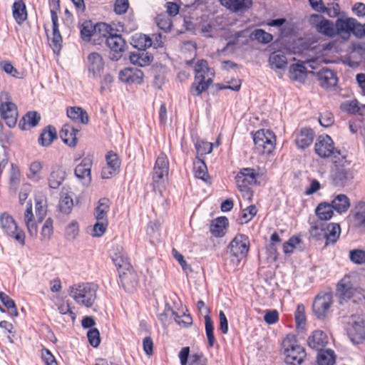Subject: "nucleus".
<instances>
[{"label":"nucleus","instance_id":"nucleus-1","mask_svg":"<svg viewBox=\"0 0 365 365\" xmlns=\"http://www.w3.org/2000/svg\"><path fill=\"white\" fill-rule=\"evenodd\" d=\"M195 81L191 85L190 92L200 96L212 83L215 71L208 66L207 61L200 60L195 65Z\"/></svg>","mask_w":365,"mask_h":365},{"label":"nucleus","instance_id":"nucleus-2","mask_svg":"<svg viewBox=\"0 0 365 365\" xmlns=\"http://www.w3.org/2000/svg\"><path fill=\"white\" fill-rule=\"evenodd\" d=\"M97 285L93 283H82L69 288V295L79 304L91 307L96 298Z\"/></svg>","mask_w":365,"mask_h":365},{"label":"nucleus","instance_id":"nucleus-3","mask_svg":"<svg viewBox=\"0 0 365 365\" xmlns=\"http://www.w3.org/2000/svg\"><path fill=\"white\" fill-rule=\"evenodd\" d=\"M285 362L291 365H300L305 356V349L297 344L295 336L288 334L282 344Z\"/></svg>","mask_w":365,"mask_h":365},{"label":"nucleus","instance_id":"nucleus-4","mask_svg":"<svg viewBox=\"0 0 365 365\" xmlns=\"http://www.w3.org/2000/svg\"><path fill=\"white\" fill-rule=\"evenodd\" d=\"M169 171V160L164 153H161L155 163L153 172V186L155 191L162 192L165 188Z\"/></svg>","mask_w":365,"mask_h":365},{"label":"nucleus","instance_id":"nucleus-5","mask_svg":"<svg viewBox=\"0 0 365 365\" xmlns=\"http://www.w3.org/2000/svg\"><path fill=\"white\" fill-rule=\"evenodd\" d=\"M255 152L259 155L270 154L275 148L276 138L269 130H259L253 136Z\"/></svg>","mask_w":365,"mask_h":365},{"label":"nucleus","instance_id":"nucleus-6","mask_svg":"<svg viewBox=\"0 0 365 365\" xmlns=\"http://www.w3.org/2000/svg\"><path fill=\"white\" fill-rule=\"evenodd\" d=\"M0 101L1 117L9 128L14 127L16 125L19 116L16 106L9 101V96L7 93L1 94Z\"/></svg>","mask_w":365,"mask_h":365},{"label":"nucleus","instance_id":"nucleus-7","mask_svg":"<svg viewBox=\"0 0 365 365\" xmlns=\"http://www.w3.org/2000/svg\"><path fill=\"white\" fill-rule=\"evenodd\" d=\"M0 224L1 229L7 235L15 239L21 245H25V233L19 228L15 220L7 212L0 215Z\"/></svg>","mask_w":365,"mask_h":365},{"label":"nucleus","instance_id":"nucleus-8","mask_svg":"<svg viewBox=\"0 0 365 365\" xmlns=\"http://www.w3.org/2000/svg\"><path fill=\"white\" fill-rule=\"evenodd\" d=\"M232 256L234 257L236 265L245 258L249 251L250 240L247 236L243 234L237 235L231 241L228 247Z\"/></svg>","mask_w":365,"mask_h":365},{"label":"nucleus","instance_id":"nucleus-9","mask_svg":"<svg viewBox=\"0 0 365 365\" xmlns=\"http://www.w3.org/2000/svg\"><path fill=\"white\" fill-rule=\"evenodd\" d=\"M314 149L316 153L321 158H326L333 156L336 158L341 155L339 150H335L334 142L329 135H320L315 143Z\"/></svg>","mask_w":365,"mask_h":365},{"label":"nucleus","instance_id":"nucleus-10","mask_svg":"<svg viewBox=\"0 0 365 365\" xmlns=\"http://www.w3.org/2000/svg\"><path fill=\"white\" fill-rule=\"evenodd\" d=\"M351 327L348 329V335L354 344H360L365 340V322L359 314H353L351 317Z\"/></svg>","mask_w":365,"mask_h":365},{"label":"nucleus","instance_id":"nucleus-11","mask_svg":"<svg viewBox=\"0 0 365 365\" xmlns=\"http://www.w3.org/2000/svg\"><path fill=\"white\" fill-rule=\"evenodd\" d=\"M332 304V294L331 292L319 294L313 303L312 309L314 314L319 319L325 318L329 312Z\"/></svg>","mask_w":365,"mask_h":365},{"label":"nucleus","instance_id":"nucleus-12","mask_svg":"<svg viewBox=\"0 0 365 365\" xmlns=\"http://www.w3.org/2000/svg\"><path fill=\"white\" fill-rule=\"evenodd\" d=\"M107 46L110 49L109 58L111 61H117L123 56L126 43L121 35L110 34L106 39Z\"/></svg>","mask_w":365,"mask_h":365},{"label":"nucleus","instance_id":"nucleus-13","mask_svg":"<svg viewBox=\"0 0 365 365\" xmlns=\"http://www.w3.org/2000/svg\"><path fill=\"white\" fill-rule=\"evenodd\" d=\"M258 174L253 168H242L235 177V182L240 191H249L250 186L257 183Z\"/></svg>","mask_w":365,"mask_h":365},{"label":"nucleus","instance_id":"nucleus-14","mask_svg":"<svg viewBox=\"0 0 365 365\" xmlns=\"http://www.w3.org/2000/svg\"><path fill=\"white\" fill-rule=\"evenodd\" d=\"M352 178L353 174L349 169L336 164L330 173L331 181L336 187H344Z\"/></svg>","mask_w":365,"mask_h":365},{"label":"nucleus","instance_id":"nucleus-15","mask_svg":"<svg viewBox=\"0 0 365 365\" xmlns=\"http://www.w3.org/2000/svg\"><path fill=\"white\" fill-rule=\"evenodd\" d=\"M197 309L200 312H202V309L205 311V333L207 338L208 346L212 347L214 346L216 339L214 336V324L209 316L210 309L205 307V302L202 300H199L197 303Z\"/></svg>","mask_w":365,"mask_h":365},{"label":"nucleus","instance_id":"nucleus-16","mask_svg":"<svg viewBox=\"0 0 365 365\" xmlns=\"http://www.w3.org/2000/svg\"><path fill=\"white\" fill-rule=\"evenodd\" d=\"M51 16L53 24V34L50 46L55 53H58L62 47L63 40L58 30V15L54 9L51 10Z\"/></svg>","mask_w":365,"mask_h":365},{"label":"nucleus","instance_id":"nucleus-17","mask_svg":"<svg viewBox=\"0 0 365 365\" xmlns=\"http://www.w3.org/2000/svg\"><path fill=\"white\" fill-rule=\"evenodd\" d=\"M88 68L93 78L101 76V73L104 68V61L100 53L93 52L88 55Z\"/></svg>","mask_w":365,"mask_h":365},{"label":"nucleus","instance_id":"nucleus-18","mask_svg":"<svg viewBox=\"0 0 365 365\" xmlns=\"http://www.w3.org/2000/svg\"><path fill=\"white\" fill-rule=\"evenodd\" d=\"M143 73L141 70L133 68H125L119 73V80L128 83H143Z\"/></svg>","mask_w":365,"mask_h":365},{"label":"nucleus","instance_id":"nucleus-19","mask_svg":"<svg viewBox=\"0 0 365 365\" xmlns=\"http://www.w3.org/2000/svg\"><path fill=\"white\" fill-rule=\"evenodd\" d=\"M328 343L327 335L321 330H316L308 337L309 346L317 351L324 349Z\"/></svg>","mask_w":365,"mask_h":365},{"label":"nucleus","instance_id":"nucleus-20","mask_svg":"<svg viewBox=\"0 0 365 365\" xmlns=\"http://www.w3.org/2000/svg\"><path fill=\"white\" fill-rule=\"evenodd\" d=\"M355 24L354 18L338 19L336 21V35L340 34L344 39H348Z\"/></svg>","mask_w":365,"mask_h":365},{"label":"nucleus","instance_id":"nucleus-21","mask_svg":"<svg viewBox=\"0 0 365 365\" xmlns=\"http://www.w3.org/2000/svg\"><path fill=\"white\" fill-rule=\"evenodd\" d=\"M352 284L350 282L349 277H344L338 284L336 292L337 295L340 299V303H342V300H346L350 299L354 292Z\"/></svg>","mask_w":365,"mask_h":365},{"label":"nucleus","instance_id":"nucleus-22","mask_svg":"<svg viewBox=\"0 0 365 365\" xmlns=\"http://www.w3.org/2000/svg\"><path fill=\"white\" fill-rule=\"evenodd\" d=\"M119 277L123 288L128 292H131L138 284L136 274L131 269L119 271Z\"/></svg>","mask_w":365,"mask_h":365},{"label":"nucleus","instance_id":"nucleus-23","mask_svg":"<svg viewBox=\"0 0 365 365\" xmlns=\"http://www.w3.org/2000/svg\"><path fill=\"white\" fill-rule=\"evenodd\" d=\"M317 76L322 87H333L337 83L336 74L329 68H322L317 73Z\"/></svg>","mask_w":365,"mask_h":365},{"label":"nucleus","instance_id":"nucleus-24","mask_svg":"<svg viewBox=\"0 0 365 365\" xmlns=\"http://www.w3.org/2000/svg\"><path fill=\"white\" fill-rule=\"evenodd\" d=\"M41 120V115L36 111H29L19 121V127L21 130H26L37 126Z\"/></svg>","mask_w":365,"mask_h":365},{"label":"nucleus","instance_id":"nucleus-25","mask_svg":"<svg viewBox=\"0 0 365 365\" xmlns=\"http://www.w3.org/2000/svg\"><path fill=\"white\" fill-rule=\"evenodd\" d=\"M341 228L337 223H326V233L324 234L325 246L335 244L339 238Z\"/></svg>","mask_w":365,"mask_h":365},{"label":"nucleus","instance_id":"nucleus-26","mask_svg":"<svg viewBox=\"0 0 365 365\" xmlns=\"http://www.w3.org/2000/svg\"><path fill=\"white\" fill-rule=\"evenodd\" d=\"M91 165L92 162L89 158H83L81 163L75 168L74 173L76 176L79 179L85 180L86 182H90L91 180Z\"/></svg>","mask_w":365,"mask_h":365},{"label":"nucleus","instance_id":"nucleus-27","mask_svg":"<svg viewBox=\"0 0 365 365\" xmlns=\"http://www.w3.org/2000/svg\"><path fill=\"white\" fill-rule=\"evenodd\" d=\"M78 129L69 125H64L60 131V138L66 145L74 147L77 143L76 133Z\"/></svg>","mask_w":365,"mask_h":365},{"label":"nucleus","instance_id":"nucleus-28","mask_svg":"<svg viewBox=\"0 0 365 365\" xmlns=\"http://www.w3.org/2000/svg\"><path fill=\"white\" fill-rule=\"evenodd\" d=\"M221 4L235 11L247 10L252 5V0H220Z\"/></svg>","mask_w":365,"mask_h":365},{"label":"nucleus","instance_id":"nucleus-29","mask_svg":"<svg viewBox=\"0 0 365 365\" xmlns=\"http://www.w3.org/2000/svg\"><path fill=\"white\" fill-rule=\"evenodd\" d=\"M314 133L311 128H302L296 138V144L298 148L304 149L313 142Z\"/></svg>","mask_w":365,"mask_h":365},{"label":"nucleus","instance_id":"nucleus-30","mask_svg":"<svg viewBox=\"0 0 365 365\" xmlns=\"http://www.w3.org/2000/svg\"><path fill=\"white\" fill-rule=\"evenodd\" d=\"M130 63L139 66L149 65L153 61V56L145 51L133 52L129 56Z\"/></svg>","mask_w":365,"mask_h":365},{"label":"nucleus","instance_id":"nucleus-31","mask_svg":"<svg viewBox=\"0 0 365 365\" xmlns=\"http://www.w3.org/2000/svg\"><path fill=\"white\" fill-rule=\"evenodd\" d=\"M13 16L16 23L21 25L27 19V11L23 0H16L12 6Z\"/></svg>","mask_w":365,"mask_h":365},{"label":"nucleus","instance_id":"nucleus-32","mask_svg":"<svg viewBox=\"0 0 365 365\" xmlns=\"http://www.w3.org/2000/svg\"><path fill=\"white\" fill-rule=\"evenodd\" d=\"M320 19L316 25L317 31L329 37L335 36L336 35V24L334 25L332 21L323 17H320Z\"/></svg>","mask_w":365,"mask_h":365},{"label":"nucleus","instance_id":"nucleus-33","mask_svg":"<svg viewBox=\"0 0 365 365\" xmlns=\"http://www.w3.org/2000/svg\"><path fill=\"white\" fill-rule=\"evenodd\" d=\"M66 172L58 166L53 168L48 178V185L52 189H57L65 179Z\"/></svg>","mask_w":365,"mask_h":365},{"label":"nucleus","instance_id":"nucleus-34","mask_svg":"<svg viewBox=\"0 0 365 365\" xmlns=\"http://www.w3.org/2000/svg\"><path fill=\"white\" fill-rule=\"evenodd\" d=\"M227 225V218L226 217H220L212 221L210 231L215 237H222L225 235Z\"/></svg>","mask_w":365,"mask_h":365},{"label":"nucleus","instance_id":"nucleus-35","mask_svg":"<svg viewBox=\"0 0 365 365\" xmlns=\"http://www.w3.org/2000/svg\"><path fill=\"white\" fill-rule=\"evenodd\" d=\"M57 138L56 130L51 125L46 126L41 132L38 141L39 145L47 147Z\"/></svg>","mask_w":365,"mask_h":365},{"label":"nucleus","instance_id":"nucleus-36","mask_svg":"<svg viewBox=\"0 0 365 365\" xmlns=\"http://www.w3.org/2000/svg\"><path fill=\"white\" fill-rule=\"evenodd\" d=\"M67 116L72 120L87 124L89 121L88 113L80 107H71L67 109Z\"/></svg>","mask_w":365,"mask_h":365},{"label":"nucleus","instance_id":"nucleus-37","mask_svg":"<svg viewBox=\"0 0 365 365\" xmlns=\"http://www.w3.org/2000/svg\"><path fill=\"white\" fill-rule=\"evenodd\" d=\"M110 209V201L103 197L98 200V206L95 208L94 216L96 220L108 221L107 213Z\"/></svg>","mask_w":365,"mask_h":365},{"label":"nucleus","instance_id":"nucleus-38","mask_svg":"<svg viewBox=\"0 0 365 365\" xmlns=\"http://www.w3.org/2000/svg\"><path fill=\"white\" fill-rule=\"evenodd\" d=\"M336 361V355L330 349L318 351L317 362L319 365H334Z\"/></svg>","mask_w":365,"mask_h":365},{"label":"nucleus","instance_id":"nucleus-39","mask_svg":"<svg viewBox=\"0 0 365 365\" xmlns=\"http://www.w3.org/2000/svg\"><path fill=\"white\" fill-rule=\"evenodd\" d=\"M131 44L138 51H145L147 48L152 46V40L145 34H136L132 37Z\"/></svg>","mask_w":365,"mask_h":365},{"label":"nucleus","instance_id":"nucleus-40","mask_svg":"<svg viewBox=\"0 0 365 365\" xmlns=\"http://www.w3.org/2000/svg\"><path fill=\"white\" fill-rule=\"evenodd\" d=\"M334 210L331 203L322 202L316 208V215L321 221H327L332 217Z\"/></svg>","mask_w":365,"mask_h":365},{"label":"nucleus","instance_id":"nucleus-41","mask_svg":"<svg viewBox=\"0 0 365 365\" xmlns=\"http://www.w3.org/2000/svg\"><path fill=\"white\" fill-rule=\"evenodd\" d=\"M331 204L334 208V210L339 213L345 212L350 206L349 197L344 194L336 195L331 201Z\"/></svg>","mask_w":365,"mask_h":365},{"label":"nucleus","instance_id":"nucleus-42","mask_svg":"<svg viewBox=\"0 0 365 365\" xmlns=\"http://www.w3.org/2000/svg\"><path fill=\"white\" fill-rule=\"evenodd\" d=\"M307 69L302 63L292 64L289 68V77L293 81H304Z\"/></svg>","mask_w":365,"mask_h":365},{"label":"nucleus","instance_id":"nucleus-43","mask_svg":"<svg viewBox=\"0 0 365 365\" xmlns=\"http://www.w3.org/2000/svg\"><path fill=\"white\" fill-rule=\"evenodd\" d=\"M269 63L272 68L283 69L287 64V59L282 51H274L269 56Z\"/></svg>","mask_w":365,"mask_h":365},{"label":"nucleus","instance_id":"nucleus-44","mask_svg":"<svg viewBox=\"0 0 365 365\" xmlns=\"http://www.w3.org/2000/svg\"><path fill=\"white\" fill-rule=\"evenodd\" d=\"M0 301L4 307L8 309V313L11 317H17L19 315L18 310L15 302L6 293L0 292Z\"/></svg>","mask_w":365,"mask_h":365},{"label":"nucleus","instance_id":"nucleus-45","mask_svg":"<svg viewBox=\"0 0 365 365\" xmlns=\"http://www.w3.org/2000/svg\"><path fill=\"white\" fill-rule=\"evenodd\" d=\"M250 38L263 44H267L273 40V36L271 34L261 29L254 30L250 35Z\"/></svg>","mask_w":365,"mask_h":365},{"label":"nucleus","instance_id":"nucleus-46","mask_svg":"<svg viewBox=\"0 0 365 365\" xmlns=\"http://www.w3.org/2000/svg\"><path fill=\"white\" fill-rule=\"evenodd\" d=\"M193 169L195 172V176L196 178L201 179L205 182L207 181L206 178L207 176V168L204 160L198 159L196 162L194 163Z\"/></svg>","mask_w":365,"mask_h":365},{"label":"nucleus","instance_id":"nucleus-47","mask_svg":"<svg viewBox=\"0 0 365 365\" xmlns=\"http://www.w3.org/2000/svg\"><path fill=\"white\" fill-rule=\"evenodd\" d=\"M354 220L359 227L365 225V202H358L355 206Z\"/></svg>","mask_w":365,"mask_h":365},{"label":"nucleus","instance_id":"nucleus-48","mask_svg":"<svg viewBox=\"0 0 365 365\" xmlns=\"http://www.w3.org/2000/svg\"><path fill=\"white\" fill-rule=\"evenodd\" d=\"M310 235L317 240H324V234L326 233V223L321 221L316 222L310 229Z\"/></svg>","mask_w":365,"mask_h":365},{"label":"nucleus","instance_id":"nucleus-49","mask_svg":"<svg viewBox=\"0 0 365 365\" xmlns=\"http://www.w3.org/2000/svg\"><path fill=\"white\" fill-rule=\"evenodd\" d=\"M81 38L85 41H90L91 37L95 35V25L91 21H85L81 28Z\"/></svg>","mask_w":365,"mask_h":365},{"label":"nucleus","instance_id":"nucleus-50","mask_svg":"<svg viewBox=\"0 0 365 365\" xmlns=\"http://www.w3.org/2000/svg\"><path fill=\"white\" fill-rule=\"evenodd\" d=\"M341 109L343 111L347 112L351 114L358 113L362 115L361 108L359 106V103L356 100L351 101L344 103L341 105Z\"/></svg>","mask_w":365,"mask_h":365},{"label":"nucleus","instance_id":"nucleus-51","mask_svg":"<svg viewBox=\"0 0 365 365\" xmlns=\"http://www.w3.org/2000/svg\"><path fill=\"white\" fill-rule=\"evenodd\" d=\"M73 206V199L68 195L61 197L59 200V210L64 214H69Z\"/></svg>","mask_w":365,"mask_h":365},{"label":"nucleus","instance_id":"nucleus-52","mask_svg":"<svg viewBox=\"0 0 365 365\" xmlns=\"http://www.w3.org/2000/svg\"><path fill=\"white\" fill-rule=\"evenodd\" d=\"M112 260L119 271H125L130 269V264L128 262L127 255L125 254L121 257H112Z\"/></svg>","mask_w":365,"mask_h":365},{"label":"nucleus","instance_id":"nucleus-53","mask_svg":"<svg viewBox=\"0 0 365 365\" xmlns=\"http://www.w3.org/2000/svg\"><path fill=\"white\" fill-rule=\"evenodd\" d=\"M112 28L106 23H98L95 24V35L99 37L103 36L107 38L111 34Z\"/></svg>","mask_w":365,"mask_h":365},{"label":"nucleus","instance_id":"nucleus-54","mask_svg":"<svg viewBox=\"0 0 365 365\" xmlns=\"http://www.w3.org/2000/svg\"><path fill=\"white\" fill-rule=\"evenodd\" d=\"M106 165L119 171L120 160L116 153H113V151L108 152L106 155Z\"/></svg>","mask_w":365,"mask_h":365},{"label":"nucleus","instance_id":"nucleus-55","mask_svg":"<svg viewBox=\"0 0 365 365\" xmlns=\"http://www.w3.org/2000/svg\"><path fill=\"white\" fill-rule=\"evenodd\" d=\"M350 260L354 264H361L365 263V251L362 250H352L349 252Z\"/></svg>","mask_w":365,"mask_h":365},{"label":"nucleus","instance_id":"nucleus-56","mask_svg":"<svg viewBox=\"0 0 365 365\" xmlns=\"http://www.w3.org/2000/svg\"><path fill=\"white\" fill-rule=\"evenodd\" d=\"M53 233V220L51 218H48L44 222L41 229V240H48Z\"/></svg>","mask_w":365,"mask_h":365},{"label":"nucleus","instance_id":"nucleus-57","mask_svg":"<svg viewBox=\"0 0 365 365\" xmlns=\"http://www.w3.org/2000/svg\"><path fill=\"white\" fill-rule=\"evenodd\" d=\"M301 242V239L299 237L293 236L289 239L287 242L283 244V251L287 255H290L293 252L296 245Z\"/></svg>","mask_w":365,"mask_h":365},{"label":"nucleus","instance_id":"nucleus-58","mask_svg":"<svg viewBox=\"0 0 365 365\" xmlns=\"http://www.w3.org/2000/svg\"><path fill=\"white\" fill-rule=\"evenodd\" d=\"M87 337L90 344L97 347L101 343L100 332L96 328L91 329L87 333Z\"/></svg>","mask_w":365,"mask_h":365},{"label":"nucleus","instance_id":"nucleus-59","mask_svg":"<svg viewBox=\"0 0 365 365\" xmlns=\"http://www.w3.org/2000/svg\"><path fill=\"white\" fill-rule=\"evenodd\" d=\"M195 148L198 154L203 155L212 151L213 145L205 141H198L195 143Z\"/></svg>","mask_w":365,"mask_h":365},{"label":"nucleus","instance_id":"nucleus-60","mask_svg":"<svg viewBox=\"0 0 365 365\" xmlns=\"http://www.w3.org/2000/svg\"><path fill=\"white\" fill-rule=\"evenodd\" d=\"M108 227V221L97 220L96 223L93 225V236L101 237L106 232Z\"/></svg>","mask_w":365,"mask_h":365},{"label":"nucleus","instance_id":"nucleus-61","mask_svg":"<svg viewBox=\"0 0 365 365\" xmlns=\"http://www.w3.org/2000/svg\"><path fill=\"white\" fill-rule=\"evenodd\" d=\"M257 209L255 205H252L248 206L246 209L242 211V218L244 222L242 223H247L250 222L257 214Z\"/></svg>","mask_w":365,"mask_h":365},{"label":"nucleus","instance_id":"nucleus-62","mask_svg":"<svg viewBox=\"0 0 365 365\" xmlns=\"http://www.w3.org/2000/svg\"><path fill=\"white\" fill-rule=\"evenodd\" d=\"M173 257L179 262L182 269L185 272H192L190 266L185 260L184 257L177 250L173 249L172 250Z\"/></svg>","mask_w":365,"mask_h":365},{"label":"nucleus","instance_id":"nucleus-63","mask_svg":"<svg viewBox=\"0 0 365 365\" xmlns=\"http://www.w3.org/2000/svg\"><path fill=\"white\" fill-rule=\"evenodd\" d=\"M129 8L128 0H115L114 4V11L119 15L124 14Z\"/></svg>","mask_w":365,"mask_h":365},{"label":"nucleus","instance_id":"nucleus-64","mask_svg":"<svg viewBox=\"0 0 365 365\" xmlns=\"http://www.w3.org/2000/svg\"><path fill=\"white\" fill-rule=\"evenodd\" d=\"M41 358L46 365H58V363L51 352L43 348L41 350Z\"/></svg>","mask_w":365,"mask_h":365}]
</instances>
